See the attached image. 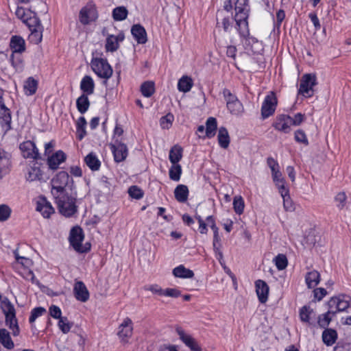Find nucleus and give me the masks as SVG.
<instances>
[{
    "instance_id": "nucleus-1",
    "label": "nucleus",
    "mask_w": 351,
    "mask_h": 351,
    "mask_svg": "<svg viewBox=\"0 0 351 351\" xmlns=\"http://www.w3.org/2000/svg\"><path fill=\"white\" fill-rule=\"evenodd\" d=\"M223 8L227 12H231L232 20L235 21V28L241 37L246 38L250 35L248 21L250 7L248 0H226Z\"/></svg>"
},
{
    "instance_id": "nucleus-2",
    "label": "nucleus",
    "mask_w": 351,
    "mask_h": 351,
    "mask_svg": "<svg viewBox=\"0 0 351 351\" xmlns=\"http://www.w3.org/2000/svg\"><path fill=\"white\" fill-rule=\"evenodd\" d=\"M51 193L53 197L67 193L66 192V187L71 191V193L73 191H76L74 180L66 171H60L56 173L51 180Z\"/></svg>"
},
{
    "instance_id": "nucleus-3",
    "label": "nucleus",
    "mask_w": 351,
    "mask_h": 351,
    "mask_svg": "<svg viewBox=\"0 0 351 351\" xmlns=\"http://www.w3.org/2000/svg\"><path fill=\"white\" fill-rule=\"evenodd\" d=\"M75 195L73 193L64 195V198L60 196L53 197L55 203L59 213L66 217H71L77 212V206L75 204L77 193L75 191Z\"/></svg>"
},
{
    "instance_id": "nucleus-4",
    "label": "nucleus",
    "mask_w": 351,
    "mask_h": 351,
    "mask_svg": "<svg viewBox=\"0 0 351 351\" xmlns=\"http://www.w3.org/2000/svg\"><path fill=\"white\" fill-rule=\"evenodd\" d=\"M94 54L95 52H93L90 61L91 69L99 78L104 79V84H106L107 80L112 75V67L106 58L94 57Z\"/></svg>"
},
{
    "instance_id": "nucleus-5",
    "label": "nucleus",
    "mask_w": 351,
    "mask_h": 351,
    "mask_svg": "<svg viewBox=\"0 0 351 351\" xmlns=\"http://www.w3.org/2000/svg\"><path fill=\"white\" fill-rule=\"evenodd\" d=\"M99 17L97 6L93 1H89L82 7L79 13L80 22L86 25L90 23L95 22Z\"/></svg>"
},
{
    "instance_id": "nucleus-6",
    "label": "nucleus",
    "mask_w": 351,
    "mask_h": 351,
    "mask_svg": "<svg viewBox=\"0 0 351 351\" xmlns=\"http://www.w3.org/2000/svg\"><path fill=\"white\" fill-rule=\"evenodd\" d=\"M317 84V77L315 74L306 73L300 80L298 93L305 97H311L314 95L313 87Z\"/></svg>"
},
{
    "instance_id": "nucleus-7",
    "label": "nucleus",
    "mask_w": 351,
    "mask_h": 351,
    "mask_svg": "<svg viewBox=\"0 0 351 351\" xmlns=\"http://www.w3.org/2000/svg\"><path fill=\"white\" fill-rule=\"evenodd\" d=\"M22 156L25 159L42 160L41 155L36 143L30 140L23 141L19 147Z\"/></svg>"
},
{
    "instance_id": "nucleus-8",
    "label": "nucleus",
    "mask_w": 351,
    "mask_h": 351,
    "mask_svg": "<svg viewBox=\"0 0 351 351\" xmlns=\"http://www.w3.org/2000/svg\"><path fill=\"white\" fill-rule=\"evenodd\" d=\"M109 147L112 152L114 160L117 162L124 161L128 156V149L126 144L119 139H114V143H110Z\"/></svg>"
},
{
    "instance_id": "nucleus-9",
    "label": "nucleus",
    "mask_w": 351,
    "mask_h": 351,
    "mask_svg": "<svg viewBox=\"0 0 351 351\" xmlns=\"http://www.w3.org/2000/svg\"><path fill=\"white\" fill-rule=\"evenodd\" d=\"M176 332L182 343L189 348L191 351H202L197 341L191 335L186 334L182 327L177 326Z\"/></svg>"
},
{
    "instance_id": "nucleus-10",
    "label": "nucleus",
    "mask_w": 351,
    "mask_h": 351,
    "mask_svg": "<svg viewBox=\"0 0 351 351\" xmlns=\"http://www.w3.org/2000/svg\"><path fill=\"white\" fill-rule=\"evenodd\" d=\"M176 332L182 343L189 348L191 351H202L197 341L191 335L186 334L182 327L177 326Z\"/></svg>"
},
{
    "instance_id": "nucleus-11",
    "label": "nucleus",
    "mask_w": 351,
    "mask_h": 351,
    "mask_svg": "<svg viewBox=\"0 0 351 351\" xmlns=\"http://www.w3.org/2000/svg\"><path fill=\"white\" fill-rule=\"evenodd\" d=\"M66 154L62 150H58L49 156L47 158V165L49 169L55 171L59 169V166L66 161Z\"/></svg>"
},
{
    "instance_id": "nucleus-12",
    "label": "nucleus",
    "mask_w": 351,
    "mask_h": 351,
    "mask_svg": "<svg viewBox=\"0 0 351 351\" xmlns=\"http://www.w3.org/2000/svg\"><path fill=\"white\" fill-rule=\"evenodd\" d=\"M133 323L130 318L126 317L119 327L117 335L121 339V341L123 343L128 342L133 333Z\"/></svg>"
},
{
    "instance_id": "nucleus-13",
    "label": "nucleus",
    "mask_w": 351,
    "mask_h": 351,
    "mask_svg": "<svg viewBox=\"0 0 351 351\" xmlns=\"http://www.w3.org/2000/svg\"><path fill=\"white\" fill-rule=\"evenodd\" d=\"M267 163L271 169L272 179L276 186H282V184H285V180L284 179L282 174L280 171V167L278 162L272 158H268L267 160Z\"/></svg>"
},
{
    "instance_id": "nucleus-14",
    "label": "nucleus",
    "mask_w": 351,
    "mask_h": 351,
    "mask_svg": "<svg viewBox=\"0 0 351 351\" xmlns=\"http://www.w3.org/2000/svg\"><path fill=\"white\" fill-rule=\"evenodd\" d=\"M84 232L83 229L79 226H73L69 232V241L70 245L75 250L80 247L81 243L84 240Z\"/></svg>"
},
{
    "instance_id": "nucleus-15",
    "label": "nucleus",
    "mask_w": 351,
    "mask_h": 351,
    "mask_svg": "<svg viewBox=\"0 0 351 351\" xmlns=\"http://www.w3.org/2000/svg\"><path fill=\"white\" fill-rule=\"evenodd\" d=\"M278 98L274 91H270L265 97V119L272 116L278 106Z\"/></svg>"
},
{
    "instance_id": "nucleus-16",
    "label": "nucleus",
    "mask_w": 351,
    "mask_h": 351,
    "mask_svg": "<svg viewBox=\"0 0 351 351\" xmlns=\"http://www.w3.org/2000/svg\"><path fill=\"white\" fill-rule=\"evenodd\" d=\"M125 38L123 32H121L117 36L108 34L105 44V49L107 52L116 51L119 48V43L122 42Z\"/></svg>"
},
{
    "instance_id": "nucleus-17",
    "label": "nucleus",
    "mask_w": 351,
    "mask_h": 351,
    "mask_svg": "<svg viewBox=\"0 0 351 351\" xmlns=\"http://www.w3.org/2000/svg\"><path fill=\"white\" fill-rule=\"evenodd\" d=\"M11 154L0 148V180L10 171L12 166Z\"/></svg>"
},
{
    "instance_id": "nucleus-18",
    "label": "nucleus",
    "mask_w": 351,
    "mask_h": 351,
    "mask_svg": "<svg viewBox=\"0 0 351 351\" xmlns=\"http://www.w3.org/2000/svg\"><path fill=\"white\" fill-rule=\"evenodd\" d=\"M73 293L76 300L82 302H87L90 297L89 291L82 281H77L75 283Z\"/></svg>"
},
{
    "instance_id": "nucleus-19",
    "label": "nucleus",
    "mask_w": 351,
    "mask_h": 351,
    "mask_svg": "<svg viewBox=\"0 0 351 351\" xmlns=\"http://www.w3.org/2000/svg\"><path fill=\"white\" fill-rule=\"evenodd\" d=\"M1 308L5 317V322H10L17 319L14 306L8 298L5 297L1 300Z\"/></svg>"
},
{
    "instance_id": "nucleus-20",
    "label": "nucleus",
    "mask_w": 351,
    "mask_h": 351,
    "mask_svg": "<svg viewBox=\"0 0 351 351\" xmlns=\"http://www.w3.org/2000/svg\"><path fill=\"white\" fill-rule=\"evenodd\" d=\"M131 34L138 44L143 45L147 42V34L145 27L140 23L131 27Z\"/></svg>"
},
{
    "instance_id": "nucleus-21",
    "label": "nucleus",
    "mask_w": 351,
    "mask_h": 351,
    "mask_svg": "<svg viewBox=\"0 0 351 351\" xmlns=\"http://www.w3.org/2000/svg\"><path fill=\"white\" fill-rule=\"evenodd\" d=\"M36 210L41 213L44 218H49L51 215L55 213V210L51 203L45 197H40L37 202Z\"/></svg>"
},
{
    "instance_id": "nucleus-22",
    "label": "nucleus",
    "mask_w": 351,
    "mask_h": 351,
    "mask_svg": "<svg viewBox=\"0 0 351 351\" xmlns=\"http://www.w3.org/2000/svg\"><path fill=\"white\" fill-rule=\"evenodd\" d=\"M0 125L4 134L12 130V112L8 107L5 109L0 110Z\"/></svg>"
},
{
    "instance_id": "nucleus-23",
    "label": "nucleus",
    "mask_w": 351,
    "mask_h": 351,
    "mask_svg": "<svg viewBox=\"0 0 351 351\" xmlns=\"http://www.w3.org/2000/svg\"><path fill=\"white\" fill-rule=\"evenodd\" d=\"M41 163H38V162H35L30 167V169L29 170L27 176L26 177V179L29 182H33L35 180H48L49 177H46L45 179L43 178V173L42 170L40 169V165Z\"/></svg>"
},
{
    "instance_id": "nucleus-24",
    "label": "nucleus",
    "mask_w": 351,
    "mask_h": 351,
    "mask_svg": "<svg viewBox=\"0 0 351 351\" xmlns=\"http://www.w3.org/2000/svg\"><path fill=\"white\" fill-rule=\"evenodd\" d=\"M10 47L12 53H22L26 49L25 41L21 36H12L10 42Z\"/></svg>"
},
{
    "instance_id": "nucleus-25",
    "label": "nucleus",
    "mask_w": 351,
    "mask_h": 351,
    "mask_svg": "<svg viewBox=\"0 0 351 351\" xmlns=\"http://www.w3.org/2000/svg\"><path fill=\"white\" fill-rule=\"evenodd\" d=\"M291 117L289 115L281 114L278 118L276 121L274 123V128L285 133H289L291 130Z\"/></svg>"
},
{
    "instance_id": "nucleus-26",
    "label": "nucleus",
    "mask_w": 351,
    "mask_h": 351,
    "mask_svg": "<svg viewBox=\"0 0 351 351\" xmlns=\"http://www.w3.org/2000/svg\"><path fill=\"white\" fill-rule=\"evenodd\" d=\"M95 82L90 75H86L82 77L80 85L82 94H86V95H93L95 91Z\"/></svg>"
},
{
    "instance_id": "nucleus-27",
    "label": "nucleus",
    "mask_w": 351,
    "mask_h": 351,
    "mask_svg": "<svg viewBox=\"0 0 351 351\" xmlns=\"http://www.w3.org/2000/svg\"><path fill=\"white\" fill-rule=\"evenodd\" d=\"M278 189L279 193L281 194V196L283 199V206L287 211H293L295 210V206L293 201L291 199L289 195V190L285 186V184H282V186H277Z\"/></svg>"
},
{
    "instance_id": "nucleus-28",
    "label": "nucleus",
    "mask_w": 351,
    "mask_h": 351,
    "mask_svg": "<svg viewBox=\"0 0 351 351\" xmlns=\"http://www.w3.org/2000/svg\"><path fill=\"white\" fill-rule=\"evenodd\" d=\"M217 130V121L216 118L210 117H208L206 121V134L204 136H201L199 134V137L202 138H212L216 134V132Z\"/></svg>"
},
{
    "instance_id": "nucleus-29",
    "label": "nucleus",
    "mask_w": 351,
    "mask_h": 351,
    "mask_svg": "<svg viewBox=\"0 0 351 351\" xmlns=\"http://www.w3.org/2000/svg\"><path fill=\"white\" fill-rule=\"evenodd\" d=\"M189 194V188L184 184H178L174 189L176 199L180 203L186 202Z\"/></svg>"
},
{
    "instance_id": "nucleus-30",
    "label": "nucleus",
    "mask_w": 351,
    "mask_h": 351,
    "mask_svg": "<svg viewBox=\"0 0 351 351\" xmlns=\"http://www.w3.org/2000/svg\"><path fill=\"white\" fill-rule=\"evenodd\" d=\"M322 337L324 344H326L327 346H331L336 342L337 339V332L332 328H324Z\"/></svg>"
},
{
    "instance_id": "nucleus-31",
    "label": "nucleus",
    "mask_w": 351,
    "mask_h": 351,
    "mask_svg": "<svg viewBox=\"0 0 351 351\" xmlns=\"http://www.w3.org/2000/svg\"><path fill=\"white\" fill-rule=\"evenodd\" d=\"M320 274L313 270L306 273L305 276V282L308 289L315 288L320 282Z\"/></svg>"
},
{
    "instance_id": "nucleus-32",
    "label": "nucleus",
    "mask_w": 351,
    "mask_h": 351,
    "mask_svg": "<svg viewBox=\"0 0 351 351\" xmlns=\"http://www.w3.org/2000/svg\"><path fill=\"white\" fill-rule=\"evenodd\" d=\"M173 275L180 278H192L194 276L193 270L186 268L183 265H180L172 271Z\"/></svg>"
},
{
    "instance_id": "nucleus-33",
    "label": "nucleus",
    "mask_w": 351,
    "mask_h": 351,
    "mask_svg": "<svg viewBox=\"0 0 351 351\" xmlns=\"http://www.w3.org/2000/svg\"><path fill=\"white\" fill-rule=\"evenodd\" d=\"M183 156V148L179 145H173L169 154V159L171 164L179 163Z\"/></svg>"
},
{
    "instance_id": "nucleus-34",
    "label": "nucleus",
    "mask_w": 351,
    "mask_h": 351,
    "mask_svg": "<svg viewBox=\"0 0 351 351\" xmlns=\"http://www.w3.org/2000/svg\"><path fill=\"white\" fill-rule=\"evenodd\" d=\"M217 139L219 145L221 148L226 149L228 147L230 139L226 128L223 126L219 128L218 130Z\"/></svg>"
},
{
    "instance_id": "nucleus-35",
    "label": "nucleus",
    "mask_w": 351,
    "mask_h": 351,
    "mask_svg": "<svg viewBox=\"0 0 351 351\" xmlns=\"http://www.w3.org/2000/svg\"><path fill=\"white\" fill-rule=\"evenodd\" d=\"M29 16L23 20V22L27 25L29 29H38L39 27H43L36 12L31 10H29Z\"/></svg>"
},
{
    "instance_id": "nucleus-36",
    "label": "nucleus",
    "mask_w": 351,
    "mask_h": 351,
    "mask_svg": "<svg viewBox=\"0 0 351 351\" xmlns=\"http://www.w3.org/2000/svg\"><path fill=\"white\" fill-rule=\"evenodd\" d=\"M86 125L85 117H80L76 122V137L78 141H82L86 136Z\"/></svg>"
},
{
    "instance_id": "nucleus-37",
    "label": "nucleus",
    "mask_w": 351,
    "mask_h": 351,
    "mask_svg": "<svg viewBox=\"0 0 351 351\" xmlns=\"http://www.w3.org/2000/svg\"><path fill=\"white\" fill-rule=\"evenodd\" d=\"M90 105V102L88 99V95L86 94H82L76 99V108L80 113L84 114L87 112Z\"/></svg>"
},
{
    "instance_id": "nucleus-38",
    "label": "nucleus",
    "mask_w": 351,
    "mask_h": 351,
    "mask_svg": "<svg viewBox=\"0 0 351 351\" xmlns=\"http://www.w3.org/2000/svg\"><path fill=\"white\" fill-rule=\"evenodd\" d=\"M0 343L5 348L8 350H12L14 347L10 334L5 328L0 329Z\"/></svg>"
},
{
    "instance_id": "nucleus-39",
    "label": "nucleus",
    "mask_w": 351,
    "mask_h": 351,
    "mask_svg": "<svg viewBox=\"0 0 351 351\" xmlns=\"http://www.w3.org/2000/svg\"><path fill=\"white\" fill-rule=\"evenodd\" d=\"M84 162L89 169L93 171H98L101 167V162L96 155L90 152L85 158Z\"/></svg>"
},
{
    "instance_id": "nucleus-40",
    "label": "nucleus",
    "mask_w": 351,
    "mask_h": 351,
    "mask_svg": "<svg viewBox=\"0 0 351 351\" xmlns=\"http://www.w3.org/2000/svg\"><path fill=\"white\" fill-rule=\"evenodd\" d=\"M193 86V82L191 77L187 75L182 76L178 81V89L180 92L188 93Z\"/></svg>"
},
{
    "instance_id": "nucleus-41",
    "label": "nucleus",
    "mask_w": 351,
    "mask_h": 351,
    "mask_svg": "<svg viewBox=\"0 0 351 351\" xmlns=\"http://www.w3.org/2000/svg\"><path fill=\"white\" fill-rule=\"evenodd\" d=\"M23 88L26 95H33L37 90L38 81L33 77H29L25 82Z\"/></svg>"
},
{
    "instance_id": "nucleus-42",
    "label": "nucleus",
    "mask_w": 351,
    "mask_h": 351,
    "mask_svg": "<svg viewBox=\"0 0 351 351\" xmlns=\"http://www.w3.org/2000/svg\"><path fill=\"white\" fill-rule=\"evenodd\" d=\"M140 90L145 97H150L155 93V83L153 81H145L141 85Z\"/></svg>"
},
{
    "instance_id": "nucleus-43",
    "label": "nucleus",
    "mask_w": 351,
    "mask_h": 351,
    "mask_svg": "<svg viewBox=\"0 0 351 351\" xmlns=\"http://www.w3.org/2000/svg\"><path fill=\"white\" fill-rule=\"evenodd\" d=\"M128 15V10L125 6H118L113 9L112 12V19L115 21H122Z\"/></svg>"
},
{
    "instance_id": "nucleus-44",
    "label": "nucleus",
    "mask_w": 351,
    "mask_h": 351,
    "mask_svg": "<svg viewBox=\"0 0 351 351\" xmlns=\"http://www.w3.org/2000/svg\"><path fill=\"white\" fill-rule=\"evenodd\" d=\"M182 173V169L179 163L171 164L169 170V178L171 180L178 182L180 180Z\"/></svg>"
},
{
    "instance_id": "nucleus-45",
    "label": "nucleus",
    "mask_w": 351,
    "mask_h": 351,
    "mask_svg": "<svg viewBox=\"0 0 351 351\" xmlns=\"http://www.w3.org/2000/svg\"><path fill=\"white\" fill-rule=\"evenodd\" d=\"M350 306V297L344 295L340 294L338 295V302H337V311H346Z\"/></svg>"
},
{
    "instance_id": "nucleus-46",
    "label": "nucleus",
    "mask_w": 351,
    "mask_h": 351,
    "mask_svg": "<svg viewBox=\"0 0 351 351\" xmlns=\"http://www.w3.org/2000/svg\"><path fill=\"white\" fill-rule=\"evenodd\" d=\"M226 107L232 114L239 115L243 111V106L239 100L234 102H227Z\"/></svg>"
},
{
    "instance_id": "nucleus-47",
    "label": "nucleus",
    "mask_w": 351,
    "mask_h": 351,
    "mask_svg": "<svg viewBox=\"0 0 351 351\" xmlns=\"http://www.w3.org/2000/svg\"><path fill=\"white\" fill-rule=\"evenodd\" d=\"M43 27H39L38 29L36 28L29 30L31 32V34L29 36L30 42L36 45L39 44L43 39Z\"/></svg>"
},
{
    "instance_id": "nucleus-48",
    "label": "nucleus",
    "mask_w": 351,
    "mask_h": 351,
    "mask_svg": "<svg viewBox=\"0 0 351 351\" xmlns=\"http://www.w3.org/2000/svg\"><path fill=\"white\" fill-rule=\"evenodd\" d=\"M173 121L174 115L171 112H169L160 119V125L162 129L169 130L171 128Z\"/></svg>"
},
{
    "instance_id": "nucleus-49",
    "label": "nucleus",
    "mask_w": 351,
    "mask_h": 351,
    "mask_svg": "<svg viewBox=\"0 0 351 351\" xmlns=\"http://www.w3.org/2000/svg\"><path fill=\"white\" fill-rule=\"evenodd\" d=\"M58 326L60 330L64 334L68 333L73 326V323L69 322L66 317H60L59 319Z\"/></svg>"
},
{
    "instance_id": "nucleus-50",
    "label": "nucleus",
    "mask_w": 351,
    "mask_h": 351,
    "mask_svg": "<svg viewBox=\"0 0 351 351\" xmlns=\"http://www.w3.org/2000/svg\"><path fill=\"white\" fill-rule=\"evenodd\" d=\"M313 311L309 306H304L300 309L299 315L302 322L310 324V316Z\"/></svg>"
},
{
    "instance_id": "nucleus-51",
    "label": "nucleus",
    "mask_w": 351,
    "mask_h": 351,
    "mask_svg": "<svg viewBox=\"0 0 351 351\" xmlns=\"http://www.w3.org/2000/svg\"><path fill=\"white\" fill-rule=\"evenodd\" d=\"M12 53L10 58V61L11 62L12 66L17 69H22L23 67V59L21 56V53Z\"/></svg>"
},
{
    "instance_id": "nucleus-52",
    "label": "nucleus",
    "mask_w": 351,
    "mask_h": 351,
    "mask_svg": "<svg viewBox=\"0 0 351 351\" xmlns=\"http://www.w3.org/2000/svg\"><path fill=\"white\" fill-rule=\"evenodd\" d=\"M128 193L130 197L135 199H141L144 195V191L136 185L130 186Z\"/></svg>"
},
{
    "instance_id": "nucleus-53",
    "label": "nucleus",
    "mask_w": 351,
    "mask_h": 351,
    "mask_svg": "<svg viewBox=\"0 0 351 351\" xmlns=\"http://www.w3.org/2000/svg\"><path fill=\"white\" fill-rule=\"evenodd\" d=\"M275 265L278 270L285 269L288 265L287 256L283 254H279L274 258Z\"/></svg>"
},
{
    "instance_id": "nucleus-54",
    "label": "nucleus",
    "mask_w": 351,
    "mask_h": 351,
    "mask_svg": "<svg viewBox=\"0 0 351 351\" xmlns=\"http://www.w3.org/2000/svg\"><path fill=\"white\" fill-rule=\"evenodd\" d=\"M244 200L241 196H235L233 199V208L234 212L241 215L243 213L244 210Z\"/></svg>"
},
{
    "instance_id": "nucleus-55",
    "label": "nucleus",
    "mask_w": 351,
    "mask_h": 351,
    "mask_svg": "<svg viewBox=\"0 0 351 351\" xmlns=\"http://www.w3.org/2000/svg\"><path fill=\"white\" fill-rule=\"evenodd\" d=\"M331 321L330 312H326L319 315L317 323L320 328H327Z\"/></svg>"
},
{
    "instance_id": "nucleus-56",
    "label": "nucleus",
    "mask_w": 351,
    "mask_h": 351,
    "mask_svg": "<svg viewBox=\"0 0 351 351\" xmlns=\"http://www.w3.org/2000/svg\"><path fill=\"white\" fill-rule=\"evenodd\" d=\"M46 312V309L42 306H38L34 308L30 313V316L29 317V322L30 324L35 322V320L40 316H41L43 313Z\"/></svg>"
},
{
    "instance_id": "nucleus-57",
    "label": "nucleus",
    "mask_w": 351,
    "mask_h": 351,
    "mask_svg": "<svg viewBox=\"0 0 351 351\" xmlns=\"http://www.w3.org/2000/svg\"><path fill=\"white\" fill-rule=\"evenodd\" d=\"M11 208L6 204L0 205V221H5L11 215Z\"/></svg>"
},
{
    "instance_id": "nucleus-58",
    "label": "nucleus",
    "mask_w": 351,
    "mask_h": 351,
    "mask_svg": "<svg viewBox=\"0 0 351 351\" xmlns=\"http://www.w3.org/2000/svg\"><path fill=\"white\" fill-rule=\"evenodd\" d=\"M346 195L344 192H340L335 197V201L337 203V206L339 209H343L346 204Z\"/></svg>"
},
{
    "instance_id": "nucleus-59",
    "label": "nucleus",
    "mask_w": 351,
    "mask_h": 351,
    "mask_svg": "<svg viewBox=\"0 0 351 351\" xmlns=\"http://www.w3.org/2000/svg\"><path fill=\"white\" fill-rule=\"evenodd\" d=\"M255 287L258 300L263 304V280H257L255 282Z\"/></svg>"
},
{
    "instance_id": "nucleus-60",
    "label": "nucleus",
    "mask_w": 351,
    "mask_h": 351,
    "mask_svg": "<svg viewBox=\"0 0 351 351\" xmlns=\"http://www.w3.org/2000/svg\"><path fill=\"white\" fill-rule=\"evenodd\" d=\"M295 140L300 143H303L305 145H308V141L306 134L302 130H298L295 132Z\"/></svg>"
},
{
    "instance_id": "nucleus-61",
    "label": "nucleus",
    "mask_w": 351,
    "mask_h": 351,
    "mask_svg": "<svg viewBox=\"0 0 351 351\" xmlns=\"http://www.w3.org/2000/svg\"><path fill=\"white\" fill-rule=\"evenodd\" d=\"M5 325L9 327L10 330H12V335L14 337H16L20 333V328L18 324V320L10 321V322H5Z\"/></svg>"
},
{
    "instance_id": "nucleus-62",
    "label": "nucleus",
    "mask_w": 351,
    "mask_h": 351,
    "mask_svg": "<svg viewBox=\"0 0 351 351\" xmlns=\"http://www.w3.org/2000/svg\"><path fill=\"white\" fill-rule=\"evenodd\" d=\"M15 258L16 262L21 264L25 268H29L32 264L31 259L24 256H20L18 254L15 255Z\"/></svg>"
},
{
    "instance_id": "nucleus-63",
    "label": "nucleus",
    "mask_w": 351,
    "mask_h": 351,
    "mask_svg": "<svg viewBox=\"0 0 351 351\" xmlns=\"http://www.w3.org/2000/svg\"><path fill=\"white\" fill-rule=\"evenodd\" d=\"M101 182L104 185V190L105 193L110 194L112 191V183L110 182L108 178L106 176H101Z\"/></svg>"
},
{
    "instance_id": "nucleus-64",
    "label": "nucleus",
    "mask_w": 351,
    "mask_h": 351,
    "mask_svg": "<svg viewBox=\"0 0 351 351\" xmlns=\"http://www.w3.org/2000/svg\"><path fill=\"white\" fill-rule=\"evenodd\" d=\"M49 315L54 319H59L62 317V311L59 306L56 305H51L49 309Z\"/></svg>"
}]
</instances>
